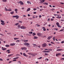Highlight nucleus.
Segmentation results:
<instances>
[{
  "label": "nucleus",
  "instance_id": "49530a36",
  "mask_svg": "<svg viewBox=\"0 0 64 64\" xmlns=\"http://www.w3.org/2000/svg\"><path fill=\"white\" fill-rule=\"evenodd\" d=\"M18 10L17 9H15L14 10L15 11H17Z\"/></svg>",
  "mask_w": 64,
  "mask_h": 64
},
{
  "label": "nucleus",
  "instance_id": "052dcab7",
  "mask_svg": "<svg viewBox=\"0 0 64 64\" xmlns=\"http://www.w3.org/2000/svg\"><path fill=\"white\" fill-rule=\"evenodd\" d=\"M45 53H46V51L44 50L43 51Z\"/></svg>",
  "mask_w": 64,
  "mask_h": 64
},
{
  "label": "nucleus",
  "instance_id": "a19ab883",
  "mask_svg": "<svg viewBox=\"0 0 64 64\" xmlns=\"http://www.w3.org/2000/svg\"><path fill=\"white\" fill-rule=\"evenodd\" d=\"M44 54L45 55H46V56H47V55H48V54L47 53H46L45 54Z\"/></svg>",
  "mask_w": 64,
  "mask_h": 64
},
{
  "label": "nucleus",
  "instance_id": "6e6552de",
  "mask_svg": "<svg viewBox=\"0 0 64 64\" xmlns=\"http://www.w3.org/2000/svg\"><path fill=\"white\" fill-rule=\"evenodd\" d=\"M37 35H38V36H41L42 34L40 33H38Z\"/></svg>",
  "mask_w": 64,
  "mask_h": 64
},
{
  "label": "nucleus",
  "instance_id": "72a5a7b5",
  "mask_svg": "<svg viewBox=\"0 0 64 64\" xmlns=\"http://www.w3.org/2000/svg\"><path fill=\"white\" fill-rule=\"evenodd\" d=\"M2 1L3 2H6L7 1V0H2Z\"/></svg>",
  "mask_w": 64,
  "mask_h": 64
},
{
  "label": "nucleus",
  "instance_id": "a878e982",
  "mask_svg": "<svg viewBox=\"0 0 64 64\" xmlns=\"http://www.w3.org/2000/svg\"><path fill=\"white\" fill-rule=\"evenodd\" d=\"M5 46L6 47H9L10 46L9 45H6V46Z\"/></svg>",
  "mask_w": 64,
  "mask_h": 64
},
{
  "label": "nucleus",
  "instance_id": "aec40b11",
  "mask_svg": "<svg viewBox=\"0 0 64 64\" xmlns=\"http://www.w3.org/2000/svg\"><path fill=\"white\" fill-rule=\"evenodd\" d=\"M32 35H33V36H35L34 35H36V34L34 32L32 33Z\"/></svg>",
  "mask_w": 64,
  "mask_h": 64
},
{
  "label": "nucleus",
  "instance_id": "e2e57ef3",
  "mask_svg": "<svg viewBox=\"0 0 64 64\" xmlns=\"http://www.w3.org/2000/svg\"><path fill=\"white\" fill-rule=\"evenodd\" d=\"M34 14H36V12H34Z\"/></svg>",
  "mask_w": 64,
  "mask_h": 64
},
{
  "label": "nucleus",
  "instance_id": "5fc2aeb1",
  "mask_svg": "<svg viewBox=\"0 0 64 64\" xmlns=\"http://www.w3.org/2000/svg\"><path fill=\"white\" fill-rule=\"evenodd\" d=\"M13 61H16V60H12Z\"/></svg>",
  "mask_w": 64,
  "mask_h": 64
},
{
  "label": "nucleus",
  "instance_id": "4d7b16f0",
  "mask_svg": "<svg viewBox=\"0 0 64 64\" xmlns=\"http://www.w3.org/2000/svg\"><path fill=\"white\" fill-rule=\"evenodd\" d=\"M37 26H38V27H39V26H40V25H39V24H37Z\"/></svg>",
  "mask_w": 64,
  "mask_h": 64
},
{
  "label": "nucleus",
  "instance_id": "dca6fc26",
  "mask_svg": "<svg viewBox=\"0 0 64 64\" xmlns=\"http://www.w3.org/2000/svg\"><path fill=\"white\" fill-rule=\"evenodd\" d=\"M43 4H44V5H45V4L46 5H48V3H47V2H44L43 3Z\"/></svg>",
  "mask_w": 64,
  "mask_h": 64
},
{
  "label": "nucleus",
  "instance_id": "20e7f679",
  "mask_svg": "<svg viewBox=\"0 0 64 64\" xmlns=\"http://www.w3.org/2000/svg\"><path fill=\"white\" fill-rule=\"evenodd\" d=\"M5 9L6 11H11L12 10L11 8H10L9 9L10 10H8L6 8H5Z\"/></svg>",
  "mask_w": 64,
  "mask_h": 64
},
{
  "label": "nucleus",
  "instance_id": "bb28decb",
  "mask_svg": "<svg viewBox=\"0 0 64 64\" xmlns=\"http://www.w3.org/2000/svg\"><path fill=\"white\" fill-rule=\"evenodd\" d=\"M18 28L19 29V28H20V24H19L18 26Z\"/></svg>",
  "mask_w": 64,
  "mask_h": 64
},
{
  "label": "nucleus",
  "instance_id": "5701e85b",
  "mask_svg": "<svg viewBox=\"0 0 64 64\" xmlns=\"http://www.w3.org/2000/svg\"><path fill=\"white\" fill-rule=\"evenodd\" d=\"M30 8H28V9L27 10V12H28V11H30Z\"/></svg>",
  "mask_w": 64,
  "mask_h": 64
},
{
  "label": "nucleus",
  "instance_id": "7c9ffc66",
  "mask_svg": "<svg viewBox=\"0 0 64 64\" xmlns=\"http://www.w3.org/2000/svg\"><path fill=\"white\" fill-rule=\"evenodd\" d=\"M28 54L29 55H32V54L31 53H28Z\"/></svg>",
  "mask_w": 64,
  "mask_h": 64
},
{
  "label": "nucleus",
  "instance_id": "f8f14e48",
  "mask_svg": "<svg viewBox=\"0 0 64 64\" xmlns=\"http://www.w3.org/2000/svg\"><path fill=\"white\" fill-rule=\"evenodd\" d=\"M42 47H46V44H42Z\"/></svg>",
  "mask_w": 64,
  "mask_h": 64
},
{
  "label": "nucleus",
  "instance_id": "4be33fe9",
  "mask_svg": "<svg viewBox=\"0 0 64 64\" xmlns=\"http://www.w3.org/2000/svg\"><path fill=\"white\" fill-rule=\"evenodd\" d=\"M34 39H37L38 38V37L36 36H34Z\"/></svg>",
  "mask_w": 64,
  "mask_h": 64
},
{
  "label": "nucleus",
  "instance_id": "ddd939ff",
  "mask_svg": "<svg viewBox=\"0 0 64 64\" xmlns=\"http://www.w3.org/2000/svg\"><path fill=\"white\" fill-rule=\"evenodd\" d=\"M42 29H43V30L44 31H45L46 30L45 28L44 27H42Z\"/></svg>",
  "mask_w": 64,
  "mask_h": 64
},
{
  "label": "nucleus",
  "instance_id": "ea45409f",
  "mask_svg": "<svg viewBox=\"0 0 64 64\" xmlns=\"http://www.w3.org/2000/svg\"><path fill=\"white\" fill-rule=\"evenodd\" d=\"M28 40H24V42H28Z\"/></svg>",
  "mask_w": 64,
  "mask_h": 64
},
{
  "label": "nucleus",
  "instance_id": "9d476101",
  "mask_svg": "<svg viewBox=\"0 0 64 64\" xmlns=\"http://www.w3.org/2000/svg\"><path fill=\"white\" fill-rule=\"evenodd\" d=\"M10 46H15V44L14 43H13V44H10Z\"/></svg>",
  "mask_w": 64,
  "mask_h": 64
},
{
  "label": "nucleus",
  "instance_id": "a211bd4d",
  "mask_svg": "<svg viewBox=\"0 0 64 64\" xmlns=\"http://www.w3.org/2000/svg\"><path fill=\"white\" fill-rule=\"evenodd\" d=\"M61 50H62L61 49H58L56 50L57 51H61Z\"/></svg>",
  "mask_w": 64,
  "mask_h": 64
},
{
  "label": "nucleus",
  "instance_id": "c85d7f7f",
  "mask_svg": "<svg viewBox=\"0 0 64 64\" xmlns=\"http://www.w3.org/2000/svg\"><path fill=\"white\" fill-rule=\"evenodd\" d=\"M16 42L17 43H18V42H20V40H17Z\"/></svg>",
  "mask_w": 64,
  "mask_h": 64
},
{
  "label": "nucleus",
  "instance_id": "69168bd1",
  "mask_svg": "<svg viewBox=\"0 0 64 64\" xmlns=\"http://www.w3.org/2000/svg\"><path fill=\"white\" fill-rule=\"evenodd\" d=\"M61 43H62V44L64 43V41H62V42H61Z\"/></svg>",
  "mask_w": 64,
  "mask_h": 64
},
{
  "label": "nucleus",
  "instance_id": "f3484780",
  "mask_svg": "<svg viewBox=\"0 0 64 64\" xmlns=\"http://www.w3.org/2000/svg\"><path fill=\"white\" fill-rule=\"evenodd\" d=\"M19 17V16L18 15H16V19H18Z\"/></svg>",
  "mask_w": 64,
  "mask_h": 64
},
{
  "label": "nucleus",
  "instance_id": "338daca9",
  "mask_svg": "<svg viewBox=\"0 0 64 64\" xmlns=\"http://www.w3.org/2000/svg\"><path fill=\"white\" fill-rule=\"evenodd\" d=\"M59 48H60V47H58L56 48V49H59Z\"/></svg>",
  "mask_w": 64,
  "mask_h": 64
},
{
  "label": "nucleus",
  "instance_id": "423d86ee",
  "mask_svg": "<svg viewBox=\"0 0 64 64\" xmlns=\"http://www.w3.org/2000/svg\"><path fill=\"white\" fill-rule=\"evenodd\" d=\"M21 29H25L26 28L25 26H22L20 27Z\"/></svg>",
  "mask_w": 64,
  "mask_h": 64
},
{
  "label": "nucleus",
  "instance_id": "cd10ccee",
  "mask_svg": "<svg viewBox=\"0 0 64 64\" xmlns=\"http://www.w3.org/2000/svg\"><path fill=\"white\" fill-rule=\"evenodd\" d=\"M10 13L12 14H14V12H10Z\"/></svg>",
  "mask_w": 64,
  "mask_h": 64
},
{
  "label": "nucleus",
  "instance_id": "4c0bfd02",
  "mask_svg": "<svg viewBox=\"0 0 64 64\" xmlns=\"http://www.w3.org/2000/svg\"><path fill=\"white\" fill-rule=\"evenodd\" d=\"M16 16H12L13 18H16Z\"/></svg>",
  "mask_w": 64,
  "mask_h": 64
},
{
  "label": "nucleus",
  "instance_id": "412c9836",
  "mask_svg": "<svg viewBox=\"0 0 64 64\" xmlns=\"http://www.w3.org/2000/svg\"><path fill=\"white\" fill-rule=\"evenodd\" d=\"M12 55H13V54H10L8 56V57H10V56H12Z\"/></svg>",
  "mask_w": 64,
  "mask_h": 64
},
{
  "label": "nucleus",
  "instance_id": "8fccbe9b",
  "mask_svg": "<svg viewBox=\"0 0 64 64\" xmlns=\"http://www.w3.org/2000/svg\"><path fill=\"white\" fill-rule=\"evenodd\" d=\"M52 44H54V42H50Z\"/></svg>",
  "mask_w": 64,
  "mask_h": 64
},
{
  "label": "nucleus",
  "instance_id": "2f4dec72",
  "mask_svg": "<svg viewBox=\"0 0 64 64\" xmlns=\"http://www.w3.org/2000/svg\"><path fill=\"white\" fill-rule=\"evenodd\" d=\"M29 33L30 34H32V32H29Z\"/></svg>",
  "mask_w": 64,
  "mask_h": 64
},
{
  "label": "nucleus",
  "instance_id": "58836bf2",
  "mask_svg": "<svg viewBox=\"0 0 64 64\" xmlns=\"http://www.w3.org/2000/svg\"><path fill=\"white\" fill-rule=\"evenodd\" d=\"M27 3H28V4H30V2L29 1H28L27 2Z\"/></svg>",
  "mask_w": 64,
  "mask_h": 64
},
{
  "label": "nucleus",
  "instance_id": "13d9d810",
  "mask_svg": "<svg viewBox=\"0 0 64 64\" xmlns=\"http://www.w3.org/2000/svg\"><path fill=\"white\" fill-rule=\"evenodd\" d=\"M10 51V50H8L6 51V52H8V51Z\"/></svg>",
  "mask_w": 64,
  "mask_h": 64
},
{
  "label": "nucleus",
  "instance_id": "f03ea898",
  "mask_svg": "<svg viewBox=\"0 0 64 64\" xmlns=\"http://www.w3.org/2000/svg\"><path fill=\"white\" fill-rule=\"evenodd\" d=\"M0 21L1 22H2L1 23V24L2 25H5V23H4V21L2 20H0Z\"/></svg>",
  "mask_w": 64,
  "mask_h": 64
},
{
  "label": "nucleus",
  "instance_id": "c03bdc74",
  "mask_svg": "<svg viewBox=\"0 0 64 64\" xmlns=\"http://www.w3.org/2000/svg\"><path fill=\"white\" fill-rule=\"evenodd\" d=\"M18 22H20V23H22V21H19Z\"/></svg>",
  "mask_w": 64,
  "mask_h": 64
},
{
  "label": "nucleus",
  "instance_id": "0e129e2a",
  "mask_svg": "<svg viewBox=\"0 0 64 64\" xmlns=\"http://www.w3.org/2000/svg\"><path fill=\"white\" fill-rule=\"evenodd\" d=\"M30 15L29 14H28V16H30Z\"/></svg>",
  "mask_w": 64,
  "mask_h": 64
},
{
  "label": "nucleus",
  "instance_id": "37998d69",
  "mask_svg": "<svg viewBox=\"0 0 64 64\" xmlns=\"http://www.w3.org/2000/svg\"><path fill=\"white\" fill-rule=\"evenodd\" d=\"M54 19L52 18L51 19V21H54Z\"/></svg>",
  "mask_w": 64,
  "mask_h": 64
},
{
  "label": "nucleus",
  "instance_id": "7ed1b4c3",
  "mask_svg": "<svg viewBox=\"0 0 64 64\" xmlns=\"http://www.w3.org/2000/svg\"><path fill=\"white\" fill-rule=\"evenodd\" d=\"M56 25H57L58 27H59L60 28H61V26H60V25H59V22H57L56 23Z\"/></svg>",
  "mask_w": 64,
  "mask_h": 64
},
{
  "label": "nucleus",
  "instance_id": "603ef678",
  "mask_svg": "<svg viewBox=\"0 0 64 64\" xmlns=\"http://www.w3.org/2000/svg\"><path fill=\"white\" fill-rule=\"evenodd\" d=\"M60 21H62V22H63V21H64V20H60Z\"/></svg>",
  "mask_w": 64,
  "mask_h": 64
},
{
  "label": "nucleus",
  "instance_id": "c756f323",
  "mask_svg": "<svg viewBox=\"0 0 64 64\" xmlns=\"http://www.w3.org/2000/svg\"><path fill=\"white\" fill-rule=\"evenodd\" d=\"M53 40L54 41H55V36L53 38Z\"/></svg>",
  "mask_w": 64,
  "mask_h": 64
},
{
  "label": "nucleus",
  "instance_id": "de8ad7c7",
  "mask_svg": "<svg viewBox=\"0 0 64 64\" xmlns=\"http://www.w3.org/2000/svg\"><path fill=\"white\" fill-rule=\"evenodd\" d=\"M50 52V51H46V53H49V52Z\"/></svg>",
  "mask_w": 64,
  "mask_h": 64
},
{
  "label": "nucleus",
  "instance_id": "680f3d73",
  "mask_svg": "<svg viewBox=\"0 0 64 64\" xmlns=\"http://www.w3.org/2000/svg\"><path fill=\"white\" fill-rule=\"evenodd\" d=\"M49 46H51V44H48Z\"/></svg>",
  "mask_w": 64,
  "mask_h": 64
},
{
  "label": "nucleus",
  "instance_id": "b1692460",
  "mask_svg": "<svg viewBox=\"0 0 64 64\" xmlns=\"http://www.w3.org/2000/svg\"><path fill=\"white\" fill-rule=\"evenodd\" d=\"M32 56H33V57H34L36 55V54H32Z\"/></svg>",
  "mask_w": 64,
  "mask_h": 64
},
{
  "label": "nucleus",
  "instance_id": "c9c22d12",
  "mask_svg": "<svg viewBox=\"0 0 64 64\" xmlns=\"http://www.w3.org/2000/svg\"><path fill=\"white\" fill-rule=\"evenodd\" d=\"M32 45L34 46H37V45H36V44H32Z\"/></svg>",
  "mask_w": 64,
  "mask_h": 64
},
{
  "label": "nucleus",
  "instance_id": "79ce46f5",
  "mask_svg": "<svg viewBox=\"0 0 64 64\" xmlns=\"http://www.w3.org/2000/svg\"><path fill=\"white\" fill-rule=\"evenodd\" d=\"M19 24V23H17L16 24H15V25H18Z\"/></svg>",
  "mask_w": 64,
  "mask_h": 64
},
{
  "label": "nucleus",
  "instance_id": "f257e3e1",
  "mask_svg": "<svg viewBox=\"0 0 64 64\" xmlns=\"http://www.w3.org/2000/svg\"><path fill=\"white\" fill-rule=\"evenodd\" d=\"M24 45L26 46H27L28 47H29V46L30 45V44L29 43H26L24 44Z\"/></svg>",
  "mask_w": 64,
  "mask_h": 64
},
{
  "label": "nucleus",
  "instance_id": "2eb2a0df",
  "mask_svg": "<svg viewBox=\"0 0 64 64\" xmlns=\"http://www.w3.org/2000/svg\"><path fill=\"white\" fill-rule=\"evenodd\" d=\"M60 55H61V54L58 53V54H56V56H59Z\"/></svg>",
  "mask_w": 64,
  "mask_h": 64
},
{
  "label": "nucleus",
  "instance_id": "864d4df0",
  "mask_svg": "<svg viewBox=\"0 0 64 64\" xmlns=\"http://www.w3.org/2000/svg\"><path fill=\"white\" fill-rule=\"evenodd\" d=\"M3 60L2 58H0V61H3Z\"/></svg>",
  "mask_w": 64,
  "mask_h": 64
},
{
  "label": "nucleus",
  "instance_id": "a18cd8bd",
  "mask_svg": "<svg viewBox=\"0 0 64 64\" xmlns=\"http://www.w3.org/2000/svg\"><path fill=\"white\" fill-rule=\"evenodd\" d=\"M48 50H50V51H52V50L51 49H48Z\"/></svg>",
  "mask_w": 64,
  "mask_h": 64
},
{
  "label": "nucleus",
  "instance_id": "bf43d9fd",
  "mask_svg": "<svg viewBox=\"0 0 64 64\" xmlns=\"http://www.w3.org/2000/svg\"><path fill=\"white\" fill-rule=\"evenodd\" d=\"M60 4H64V3L62 2H60Z\"/></svg>",
  "mask_w": 64,
  "mask_h": 64
},
{
  "label": "nucleus",
  "instance_id": "9b49d317",
  "mask_svg": "<svg viewBox=\"0 0 64 64\" xmlns=\"http://www.w3.org/2000/svg\"><path fill=\"white\" fill-rule=\"evenodd\" d=\"M21 4V5H23L24 4V3H23V2L21 1H20L19 2Z\"/></svg>",
  "mask_w": 64,
  "mask_h": 64
},
{
  "label": "nucleus",
  "instance_id": "774afa93",
  "mask_svg": "<svg viewBox=\"0 0 64 64\" xmlns=\"http://www.w3.org/2000/svg\"><path fill=\"white\" fill-rule=\"evenodd\" d=\"M39 17L40 18H41V16L40 15V16H39Z\"/></svg>",
  "mask_w": 64,
  "mask_h": 64
},
{
  "label": "nucleus",
  "instance_id": "09e8293b",
  "mask_svg": "<svg viewBox=\"0 0 64 64\" xmlns=\"http://www.w3.org/2000/svg\"><path fill=\"white\" fill-rule=\"evenodd\" d=\"M50 18H48V21H50Z\"/></svg>",
  "mask_w": 64,
  "mask_h": 64
},
{
  "label": "nucleus",
  "instance_id": "0eeeda50",
  "mask_svg": "<svg viewBox=\"0 0 64 64\" xmlns=\"http://www.w3.org/2000/svg\"><path fill=\"white\" fill-rule=\"evenodd\" d=\"M21 49L22 50H26L27 49V48L25 47H24V48H22Z\"/></svg>",
  "mask_w": 64,
  "mask_h": 64
},
{
  "label": "nucleus",
  "instance_id": "e433bc0d",
  "mask_svg": "<svg viewBox=\"0 0 64 64\" xmlns=\"http://www.w3.org/2000/svg\"><path fill=\"white\" fill-rule=\"evenodd\" d=\"M64 30V29H62L61 30H60V32H62V31H63Z\"/></svg>",
  "mask_w": 64,
  "mask_h": 64
},
{
  "label": "nucleus",
  "instance_id": "4468645a",
  "mask_svg": "<svg viewBox=\"0 0 64 64\" xmlns=\"http://www.w3.org/2000/svg\"><path fill=\"white\" fill-rule=\"evenodd\" d=\"M23 55L24 56H25V57H27L28 56L25 53H24L23 54Z\"/></svg>",
  "mask_w": 64,
  "mask_h": 64
},
{
  "label": "nucleus",
  "instance_id": "6e6d98bb",
  "mask_svg": "<svg viewBox=\"0 0 64 64\" xmlns=\"http://www.w3.org/2000/svg\"><path fill=\"white\" fill-rule=\"evenodd\" d=\"M33 10H37V9L34 8L33 9Z\"/></svg>",
  "mask_w": 64,
  "mask_h": 64
},
{
  "label": "nucleus",
  "instance_id": "f704fd0d",
  "mask_svg": "<svg viewBox=\"0 0 64 64\" xmlns=\"http://www.w3.org/2000/svg\"><path fill=\"white\" fill-rule=\"evenodd\" d=\"M14 40H17V39H18V38H14Z\"/></svg>",
  "mask_w": 64,
  "mask_h": 64
},
{
  "label": "nucleus",
  "instance_id": "393cba45",
  "mask_svg": "<svg viewBox=\"0 0 64 64\" xmlns=\"http://www.w3.org/2000/svg\"><path fill=\"white\" fill-rule=\"evenodd\" d=\"M57 18H61V16H57L56 17Z\"/></svg>",
  "mask_w": 64,
  "mask_h": 64
},
{
  "label": "nucleus",
  "instance_id": "1a4fd4ad",
  "mask_svg": "<svg viewBox=\"0 0 64 64\" xmlns=\"http://www.w3.org/2000/svg\"><path fill=\"white\" fill-rule=\"evenodd\" d=\"M52 37V36H48V38H47V39L48 40H50V39H51Z\"/></svg>",
  "mask_w": 64,
  "mask_h": 64
},
{
  "label": "nucleus",
  "instance_id": "6ab92c4d",
  "mask_svg": "<svg viewBox=\"0 0 64 64\" xmlns=\"http://www.w3.org/2000/svg\"><path fill=\"white\" fill-rule=\"evenodd\" d=\"M6 49H7V48H3L2 49V50H6Z\"/></svg>",
  "mask_w": 64,
  "mask_h": 64
},
{
  "label": "nucleus",
  "instance_id": "39448f33",
  "mask_svg": "<svg viewBox=\"0 0 64 64\" xmlns=\"http://www.w3.org/2000/svg\"><path fill=\"white\" fill-rule=\"evenodd\" d=\"M40 4H42V3H43L44 1H45V0H40Z\"/></svg>",
  "mask_w": 64,
  "mask_h": 64
},
{
  "label": "nucleus",
  "instance_id": "473e14b6",
  "mask_svg": "<svg viewBox=\"0 0 64 64\" xmlns=\"http://www.w3.org/2000/svg\"><path fill=\"white\" fill-rule=\"evenodd\" d=\"M18 58H19V57H16V58H14L13 59H18Z\"/></svg>",
  "mask_w": 64,
  "mask_h": 64
},
{
  "label": "nucleus",
  "instance_id": "3c124183",
  "mask_svg": "<svg viewBox=\"0 0 64 64\" xmlns=\"http://www.w3.org/2000/svg\"><path fill=\"white\" fill-rule=\"evenodd\" d=\"M42 57H40L39 58H38V59H42Z\"/></svg>",
  "mask_w": 64,
  "mask_h": 64
}]
</instances>
